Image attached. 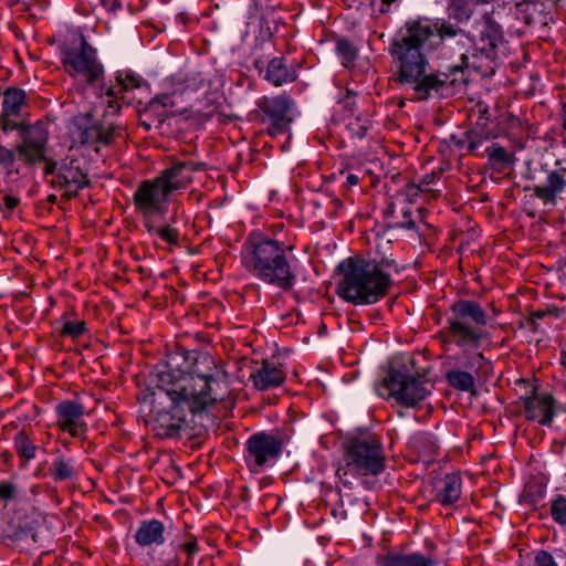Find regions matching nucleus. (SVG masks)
I'll use <instances>...</instances> for the list:
<instances>
[{
    "mask_svg": "<svg viewBox=\"0 0 566 566\" xmlns=\"http://www.w3.org/2000/svg\"><path fill=\"white\" fill-rule=\"evenodd\" d=\"M481 0H450L447 6L449 20L419 17L409 19L392 38L388 52L396 67V81L409 87L415 99L424 102L443 97L465 84L462 65H450L444 71L434 70L428 54L436 52L450 40L471 41L459 24L471 20Z\"/></svg>",
    "mask_w": 566,
    "mask_h": 566,
    "instance_id": "obj_1",
    "label": "nucleus"
},
{
    "mask_svg": "<svg viewBox=\"0 0 566 566\" xmlns=\"http://www.w3.org/2000/svg\"><path fill=\"white\" fill-rule=\"evenodd\" d=\"M197 345L190 350H177L157 365V373L164 369L182 375L187 385L186 398L192 416L197 437L208 436L212 426V356L207 334L196 335Z\"/></svg>",
    "mask_w": 566,
    "mask_h": 566,
    "instance_id": "obj_2",
    "label": "nucleus"
},
{
    "mask_svg": "<svg viewBox=\"0 0 566 566\" xmlns=\"http://www.w3.org/2000/svg\"><path fill=\"white\" fill-rule=\"evenodd\" d=\"M398 271L394 259L366 260L348 258L339 263L343 274L337 284V294L344 301L354 305H370L380 301L394 285L387 270Z\"/></svg>",
    "mask_w": 566,
    "mask_h": 566,
    "instance_id": "obj_3",
    "label": "nucleus"
},
{
    "mask_svg": "<svg viewBox=\"0 0 566 566\" xmlns=\"http://www.w3.org/2000/svg\"><path fill=\"white\" fill-rule=\"evenodd\" d=\"M241 261L245 269L260 281L280 287L293 289L296 275L287 258L284 243L251 233L241 249Z\"/></svg>",
    "mask_w": 566,
    "mask_h": 566,
    "instance_id": "obj_4",
    "label": "nucleus"
},
{
    "mask_svg": "<svg viewBox=\"0 0 566 566\" xmlns=\"http://www.w3.org/2000/svg\"><path fill=\"white\" fill-rule=\"evenodd\" d=\"M202 161H181L163 170L154 179L143 180L133 195L136 211L143 216V221L164 216L167 212L169 196L185 188L191 181V172L206 169Z\"/></svg>",
    "mask_w": 566,
    "mask_h": 566,
    "instance_id": "obj_5",
    "label": "nucleus"
},
{
    "mask_svg": "<svg viewBox=\"0 0 566 566\" xmlns=\"http://www.w3.org/2000/svg\"><path fill=\"white\" fill-rule=\"evenodd\" d=\"M172 369H164L157 373V391L154 396V407L159 400L163 403V396L167 397L170 401L168 407L157 409L153 430L156 434L164 439H176L181 437V431L186 427V412L182 405L189 408V402L186 396L187 385H185L182 375L171 371Z\"/></svg>",
    "mask_w": 566,
    "mask_h": 566,
    "instance_id": "obj_6",
    "label": "nucleus"
},
{
    "mask_svg": "<svg viewBox=\"0 0 566 566\" xmlns=\"http://www.w3.org/2000/svg\"><path fill=\"white\" fill-rule=\"evenodd\" d=\"M488 322L489 316L478 302L458 300L450 305L447 325L439 335L444 344H453L463 352L478 349L488 337Z\"/></svg>",
    "mask_w": 566,
    "mask_h": 566,
    "instance_id": "obj_7",
    "label": "nucleus"
},
{
    "mask_svg": "<svg viewBox=\"0 0 566 566\" xmlns=\"http://www.w3.org/2000/svg\"><path fill=\"white\" fill-rule=\"evenodd\" d=\"M384 398H394L397 403L412 408L430 394L427 381L413 371V359L392 360L382 385L377 389Z\"/></svg>",
    "mask_w": 566,
    "mask_h": 566,
    "instance_id": "obj_8",
    "label": "nucleus"
},
{
    "mask_svg": "<svg viewBox=\"0 0 566 566\" xmlns=\"http://www.w3.org/2000/svg\"><path fill=\"white\" fill-rule=\"evenodd\" d=\"M345 467L336 471L342 484L352 489L347 479L349 473L378 475L385 470V457L380 441L374 436L354 437L348 440L345 453Z\"/></svg>",
    "mask_w": 566,
    "mask_h": 566,
    "instance_id": "obj_9",
    "label": "nucleus"
},
{
    "mask_svg": "<svg viewBox=\"0 0 566 566\" xmlns=\"http://www.w3.org/2000/svg\"><path fill=\"white\" fill-rule=\"evenodd\" d=\"M63 66L73 77L82 76L87 85L98 87L104 83V67L97 59L96 50L82 38L78 46L64 52Z\"/></svg>",
    "mask_w": 566,
    "mask_h": 566,
    "instance_id": "obj_10",
    "label": "nucleus"
},
{
    "mask_svg": "<svg viewBox=\"0 0 566 566\" xmlns=\"http://www.w3.org/2000/svg\"><path fill=\"white\" fill-rule=\"evenodd\" d=\"M293 102L285 95L263 96L256 102V108L249 114L250 120L265 126L271 136L287 132L292 122Z\"/></svg>",
    "mask_w": 566,
    "mask_h": 566,
    "instance_id": "obj_11",
    "label": "nucleus"
},
{
    "mask_svg": "<svg viewBox=\"0 0 566 566\" xmlns=\"http://www.w3.org/2000/svg\"><path fill=\"white\" fill-rule=\"evenodd\" d=\"M503 43L502 27L493 19L486 17L480 39L474 43L471 54L472 66L476 70L494 73L499 60V46Z\"/></svg>",
    "mask_w": 566,
    "mask_h": 566,
    "instance_id": "obj_12",
    "label": "nucleus"
},
{
    "mask_svg": "<svg viewBox=\"0 0 566 566\" xmlns=\"http://www.w3.org/2000/svg\"><path fill=\"white\" fill-rule=\"evenodd\" d=\"M282 439L266 432H256L245 442V463L251 472L259 473L282 453Z\"/></svg>",
    "mask_w": 566,
    "mask_h": 566,
    "instance_id": "obj_13",
    "label": "nucleus"
},
{
    "mask_svg": "<svg viewBox=\"0 0 566 566\" xmlns=\"http://www.w3.org/2000/svg\"><path fill=\"white\" fill-rule=\"evenodd\" d=\"M20 128H13V132H18L21 138V143L17 145L15 151L29 165L45 159V145L49 139L46 124L42 120L29 124L24 119L20 122Z\"/></svg>",
    "mask_w": 566,
    "mask_h": 566,
    "instance_id": "obj_14",
    "label": "nucleus"
},
{
    "mask_svg": "<svg viewBox=\"0 0 566 566\" xmlns=\"http://www.w3.org/2000/svg\"><path fill=\"white\" fill-rule=\"evenodd\" d=\"M2 107L0 111V129L8 134L13 128H20V122L27 119L29 107L27 92L23 88L9 86L2 93Z\"/></svg>",
    "mask_w": 566,
    "mask_h": 566,
    "instance_id": "obj_15",
    "label": "nucleus"
},
{
    "mask_svg": "<svg viewBox=\"0 0 566 566\" xmlns=\"http://www.w3.org/2000/svg\"><path fill=\"white\" fill-rule=\"evenodd\" d=\"M143 78L133 72L124 71L117 72L116 84L106 85L102 83L96 94L105 98L106 112L108 114H117L122 108V101H124V93L134 88H139Z\"/></svg>",
    "mask_w": 566,
    "mask_h": 566,
    "instance_id": "obj_16",
    "label": "nucleus"
},
{
    "mask_svg": "<svg viewBox=\"0 0 566 566\" xmlns=\"http://www.w3.org/2000/svg\"><path fill=\"white\" fill-rule=\"evenodd\" d=\"M54 188L64 189L67 199L77 196L78 190L91 186L88 174L84 171L76 159L64 160L59 166L56 176L50 181Z\"/></svg>",
    "mask_w": 566,
    "mask_h": 566,
    "instance_id": "obj_17",
    "label": "nucleus"
},
{
    "mask_svg": "<svg viewBox=\"0 0 566 566\" xmlns=\"http://www.w3.org/2000/svg\"><path fill=\"white\" fill-rule=\"evenodd\" d=\"M527 420L537 421L542 426H551L554 416L555 400L549 394H538L535 388L531 396L521 397Z\"/></svg>",
    "mask_w": 566,
    "mask_h": 566,
    "instance_id": "obj_18",
    "label": "nucleus"
},
{
    "mask_svg": "<svg viewBox=\"0 0 566 566\" xmlns=\"http://www.w3.org/2000/svg\"><path fill=\"white\" fill-rule=\"evenodd\" d=\"M57 424L72 437H82L87 427L83 421L84 406L74 400H63L56 406Z\"/></svg>",
    "mask_w": 566,
    "mask_h": 566,
    "instance_id": "obj_19",
    "label": "nucleus"
},
{
    "mask_svg": "<svg viewBox=\"0 0 566 566\" xmlns=\"http://www.w3.org/2000/svg\"><path fill=\"white\" fill-rule=\"evenodd\" d=\"M118 129L119 127L114 124L106 126L102 124H91L85 127H80L78 142L82 145L95 146V150L99 151L97 145H109L114 138L119 135Z\"/></svg>",
    "mask_w": 566,
    "mask_h": 566,
    "instance_id": "obj_20",
    "label": "nucleus"
},
{
    "mask_svg": "<svg viewBox=\"0 0 566 566\" xmlns=\"http://www.w3.org/2000/svg\"><path fill=\"white\" fill-rule=\"evenodd\" d=\"M250 379L255 389L263 391L282 385L285 380V374L273 363L263 360L262 365L251 373Z\"/></svg>",
    "mask_w": 566,
    "mask_h": 566,
    "instance_id": "obj_21",
    "label": "nucleus"
},
{
    "mask_svg": "<svg viewBox=\"0 0 566 566\" xmlns=\"http://www.w3.org/2000/svg\"><path fill=\"white\" fill-rule=\"evenodd\" d=\"M566 189V178L556 170H547L546 179L543 184L533 188L534 196L543 201L544 205L556 203V198Z\"/></svg>",
    "mask_w": 566,
    "mask_h": 566,
    "instance_id": "obj_22",
    "label": "nucleus"
},
{
    "mask_svg": "<svg viewBox=\"0 0 566 566\" xmlns=\"http://www.w3.org/2000/svg\"><path fill=\"white\" fill-rule=\"evenodd\" d=\"M433 558L419 552L398 553L388 552L378 556L377 566H434Z\"/></svg>",
    "mask_w": 566,
    "mask_h": 566,
    "instance_id": "obj_23",
    "label": "nucleus"
},
{
    "mask_svg": "<svg viewBox=\"0 0 566 566\" xmlns=\"http://www.w3.org/2000/svg\"><path fill=\"white\" fill-rule=\"evenodd\" d=\"M228 365V363H217L214 360V382L218 385V390L214 389V403L220 401L224 409L232 408L234 405L232 389L230 388V373L226 368Z\"/></svg>",
    "mask_w": 566,
    "mask_h": 566,
    "instance_id": "obj_24",
    "label": "nucleus"
},
{
    "mask_svg": "<svg viewBox=\"0 0 566 566\" xmlns=\"http://www.w3.org/2000/svg\"><path fill=\"white\" fill-rule=\"evenodd\" d=\"M165 526L156 520L142 521L135 533V541L140 546L161 545L165 542Z\"/></svg>",
    "mask_w": 566,
    "mask_h": 566,
    "instance_id": "obj_25",
    "label": "nucleus"
},
{
    "mask_svg": "<svg viewBox=\"0 0 566 566\" xmlns=\"http://www.w3.org/2000/svg\"><path fill=\"white\" fill-rule=\"evenodd\" d=\"M49 473L54 482H73L78 476V468L73 458L60 454L50 465Z\"/></svg>",
    "mask_w": 566,
    "mask_h": 566,
    "instance_id": "obj_26",
    "label": "nucleus"
},
{
    "mask_svg": "<svg viewBox=\"0 0 566 566\" xmlns=\"http://www.w3.org/2000/svg\"><path fill=\"white\" fill-rule=\"evenodd\" d=\"M461 478L458 474H447L437 499L443 506L452 505L461 496Z\"/></svg>",
    "mask_w": 566,
    "mask_h": 566,
    "instance_id": "obj_27",
    "label": "nucleus"
},
{
    "mask_svg": "<svg viewBox=\"0 0 566 566\" xmlns=\"http://www.w3.org/2000/svg\"><path fill=\"white\" fill-rule=\"evenodd\" d=\"M265 77L268 81L279 86L284 83L293 82L296 78V74L295 71L286 66L283 59L274 57L268 65Z\"/></svg>",
    "mask_w": 566,
    "mask_h": 566,
    "instance_id": "obj_28",
    "label": "nucleus"
},
{
    "mask_svg": "<svg viewBox=\"0 0 566 566\" xmlns=\"http://www.w3.org/2000/svg\"><path fill=\"white\" fill-rule=\"evenodd\" d=\"M32 534V527L28 524L21 525L8 522L0 526V542L10 541L12 543L21 542Z\"/></svg>",
    "mask_w": 566,
    "mask_h": 566,
    "instance_id": "obj_29",
    "label": "nucleus"
},
{
    "mask_svg": "<svg viewBox=\"0 0 566 566\" xmlns=\"http://www.w3.org/2000/svg\"><path fill=\"white\" fill-rule=\"evenodd\" d=\"M446 379L448 384L454 389L467 392H474V377L469 371L457 369L449 370L446 374Z\"/></svg>",
    "mask_w": 566,
    "mask_h": 566,
    "instance_id": "obj_30",
    "label": "nucleus"
},
{
    "mask_svg": "<svg viewBox=\"0 0 566 566\" xmlns=\"http://www.w3.org/2000/svg\"><path fill=\"white\" fill-rule=\"evenodd\" d=\"M13 442L18 455L23 459L25 463L35 458L38 446L24 430L17 433Z\"/></svg>",
    "mask_w": 566,
    "mask_h": 566,
    "instance_id": "obj_31",
    "label": "nucleus"
},
{
    "mask_svg": "<svg viewBox=\"0 0 566 566\" xmlns=\"http://www.w3.org/2000/svg\"><path fill=\"white\" fill-rule=\"evenodd\" d=\"M143 224L150 235H158L161 239V241L166 243L177 244L179 241L178 230L169 224H166L164 227H156L154 224L153 218L143 221Z\"/></svg>",
    "mask_w": 566,
    "mask_h": 566,
    "instance_id": "obj_32",
    "label": "nucleus"
},
{
    "mask_svg": "<svg viewBox=\"0 0 566 566\" xmlns=\"http://www.w3.org/2000/svg\"><path fill=\"white\" fill-rule=\"evenodd\" d=\"M20 499V488L14 480L0 481V504H8Z\"/></svg>",
    "mask_w": 566,
    "mask_h": 566,
    "instance_id": "obj_33",
    "label": "nucleus"
},
{
    "mask_svg": "<svg viewBox=\"0 0 566 566\" xmlns=\"http://www.w3.org/2000/svg\"><path fill=\"white\" fill-rule=\"evenodd\" d=\"M494 134L492 130H479L471 129L465 133V139L468 142V150L474 151L483 143V140L493 138Z\"/></svg>",
    "mask_w": 566,
    "mask_h": 566,
    "instance_id": "obj_34",
    "label": "nucleus"
},
{
    "mask_svg": "<svg viewBox=\"0 0 566 566\" xmlns=\"http://www.w3.org/2000/svg\"><path fill=\"white\" fill-rule=\"evenodd\" d=\"M552 518L559 525H566V497L557 495L551 502Z\"/></svg>",
    "mask_w": 566,
    "mask_h": 566,
    "instance_id": "obj_35",
    "label": "nucleus"
},
{
    "mask_svg": "<svg viewBox=\"0 0 566 566\" xmlns=\"http://www.w3.org/2000/svg\"><path fill=\"white\" fill-rule=\"evenodd\" d=\"M86 332V323L84 321H64L61 329L62 336L78 338Z\"/></svg>",
    "mask_w": 566,
    "mask_h": 566,
    "instance_id": "obj_36",
    "label": "nucleus"
},
{
    "mask_svg": "<svg viewBox=\"0 0 566 566\" xmlns=\"http://www.w3.org/2000/svg\"><path fill=\"white\" fill-rule=\"evenodd\" d=\"M485 151L489 155L490 161L494 164L507 165L511 163V155L499 144H493L491 147H488Z\"/></svg>",
    "mask_w": 566,
    "mask_h": 566,
    "instance_id": "obj_37",
    "label": "nucleus"
},
{
    "mask_svg": "<svg viewBox=\"0 0 566 566\" xmlns=\"http://www.w3.org/2000/svg\"><path fill=\"white\" fill-rule=\"evenodd\" d=\"M15 151L0 144V166L4 169L7 176L14 172Z\"/></svg>",
    "mask_w": 566,
    "mask_h": 566,
    "instance_id": "obj_38",
    "label": "nucleus"
},
{
    "mask_svg": "<svg viewBox=\"0 0 566 566\" xmlns=\"http://www.w3.org/2000/svg\"><path fill=\"white\" fill-rule=\"evenodd\" d=\"M0 206L1 212L6 219L10 218L14 209L20 205V198L17 196L6 195Z\"/></svg>",
    "mask_w": 566,
    "mask_h": 566,
    "instance_id": "obj_39",
    "label": "nucleus"
},
{
    "mask_svg": "<svg viewBox=\"0 0 566 566\" xmlns=\"http://www.w3.org/2000/svg\"><path fill=\"white\" fill-rule=\"evenodd\" d=\"M348 129L353 137L363 139L367 135L368 125L366 123H361L359 118H356L348 124Z\"/></svg>",
    "mask_w": 566,
    "mask_h": 566,
    "instance_id": "obj_40",
    "label": "nucleus"
},
{
    "mask_svg": "<svg viewBox=\"0 0 566 566\" xmlns=\"http://www.w3.org/2000/svg\"><path fill=\"white\" fill-rule=\"evenodd\" d=\"M337 52L342 54L347 61H352L356 56L355 49L347 40H339L336 44Z\"/></svg>",
    "mask_w": 566,
    "mask_h": 566,
    "instance_id": "obj_41",
    "label": "nucleus"
},
{
    "mask_svg": "<svg viewBox=\"0 0 566 566\" xmlns=\"http://www.w3.org/2000/svg\"><path fill=\"white\" fill-rule=\"evenodd\" d=\"M534 566H558L552 554L546 551H539L535 555Z\"/></svg>",
    "mask_w": 566,
    "mask_h": 566,
    "instance_id": "obj_42",
    "label": "nucleus"
},
{
    "mask_svg": "<svg viewBox=\"0 0 566 566\" xmlns=\"http://www.w3.org/2000/svg\"><path fill=\"white\" fill-rule=\"evenodd\" d=\"M485 361H488V360L482 353H475V354L465 356V361L463 363V366L469 369H472L475 366H478V368H481L482 363H485Z\"/></svg>",
    "mask_w": 566,
    "mask_h": 566,
    "instance_id": "obj_43",
    "label": "nucleus"
},
{
    "mask_svg": "<svg viewBox=\"0 0 566 566\" xmlns=\"http://www.w3.org/2000/svg\"><path fill=\"white\" fill-rule=\"evenodd\" d=\"M178 548L185 551L189 559H193L199 552L198 542L196 539L178 544Z\"/></svg>",
    "mask_w": 566,
    "mask_h": 566,
    "instance_id": "obj_44",
    "label": "nucleus"
},
{
    "mask_svg": "<svg viewBox=\"0 0 566 566\" xmlns=\"http://www.w3.org/2000/svg\"><path fill=\"white\" fill-rule=\"evenodd\" d=\"M41 161H44L45 163V166H44V175L48 176V175H55L56 176V172H57V163L54 161L53 159H50V158H46L45 159H42Z\"/></svg>",
    "mask_w": 566,
    "mask_h": 566,
    "instance_id": "obj_45",
    "label": "nucleus"
},
{
    "mask_svg": "<svg viewBox=\"0 0 566 566\" xmlns=\"http://www.w3.org/2000/svg\"><path fill=\"white\" fill-rule=\"evenodd\" d=\"M488 114V109L485 108L482 113V115L478 118L476 120V125L473 129H479V130H491L489 127H488V120H489V117H486L485 115Z\"/></svg>",
    "mask_w": 566,
    "mask_h": 566,
    "instance_id": "obj_46",
    "label": "nucleus"
},
{
    "mask_svg": "<svg viewBox=\"0 0 566 566\" xmlns=\"http://www.w3.org/2000/svg\"><path fill=\"white\" fill-rule=\"evenodd\" d=\"M359 177L355 174H347L346 176V181H345V186L347 188H350V187H354V186H357L359 184Z\"/></svg>",
    "mask_w": 566,
    "mask_h": 566,
    "instance_id": "obj_47",
    "label": "nucleus"
},
{
    "mask_svg": "<svg viewBox=\"0 0 566 566\" xmlns=\"http://www.w3.org/2000/svg\"><path fill=\"white\" fill-rule=\"evenodd\" d=\"M395 1L396 0H380L379 12L382 13V14L388 13L389 10H390L391 4Z\"/></svg>",
    "mask_w": 566,
    "mask_h": 566,
    "instance_id": "obj_48",
    "label": "nucleus"
},
{
    "mask_svg": "<svg viewBox=\"0 0 566 566\" xmlns=\"http://www.w3.org/2000/svg\"><path fill=\"white\" fill-rule=\"evenodd\" d=\"M395 228H402V229H408V230H415L416 229V223L413 220L411 219H408L407 221L405 222H398L394 226Z\"/></svg>",
    "mask_w": 566,
    "mask_h": 566,
    "instance_id": "obj_49",
    "label": "nucleus"
},
{
    "mask_svg": "<svg viewBox=\"0 0 566 566\" xmlns=\"http://www.w3.org/2000/svg\"><path fill=\"white\" fill-rule=\"evenodd\" d=\"M197 199L198 202L202 201L203 199H207V206L210 207L211 205V200L209 199V197L202 192H196V191H192L191 192V199Z\"/></svg>",
    "mask_w": 566,
    "mask_h": 566,
    "instance_id": "obj_50",
    "label": "nucleus"
},
{
    "mask_svg": "<svg viewBox=\"0 0 566 566\" xmlns=\"http://www.w3.org/2000/svg\"><path fill=\"white\" fill-rule=\"evenodd\" d=\"M525 326L528 327V329L533 333H536L538 331L537 321H533L531 317L527 318Z\"/></svg>",
    "mask_w": 566,
    "mask_h": 566,
    "instance_id": "obj_51",
    "label": "nucleus"
},
{
    "mask_svg": "<svg viewBox=\"0 0 566 566\" xmlns=\"http://www.w3.org/2000/svg\"><path fill=\"white\" fill-rule=\"evenodd\" d=\"M546 312L544 311H536V312H533L530 317L533 319V321H538V319H542L546 316Z\"/></svg>",
    "mask_w": 566,
    "mask_h": 566,
    "instance_id": "obj_52",
    "label": "nucleus"
},
{
    "mask_svg": "<svg viewBox=\"0 0 566 566\" xmlns=\"http://www.w3.org/2000/svg\"><path fill=\"white\" fill-rule=\"evenodd\" d=\"M240 496L243 502H248L250 500V489L248 486H242Z\"/></svg>",
    "mask_w": 566,
    "mask_h": 566,
    "instance_id": "obj_53",
    "label": "nucleus"
},
{
    "mask_svg": "<svg viewBox=\"0 0 566 566\" xmlns=\"http://www.w3.org/2000/svg\"><path fill=\"white\" fill-rule=\"evenodd\" d=\"M434 175H426L422 180L421 185H430L433 181Z\"/></svg>",
    "mask_w": 566,
    "mask_h": 566,
    "instance_id": "obj_54",
    "label": "nucleus"
},
{
    "mask_svg": "<svg viewBox=\"0 0 566 566\" xmlns=\"http://www.w3.org/2000/svg\"><path fill=\"white\" fill-rule=\"evenodd\" d=\"M46 200H48V202L54 205L56 202V200H57V197L54 193H51V195L48 196Z\"/></svg>",
    "mask_w": 566,
    "mask_h": 566,
    "instance_id": "obj_55",
    "label": "nucleus"
},
{
    "mask_svg": "<svg viewBox=\"0 0 566 566\" xmlns=\"http://www.w3.org/2000/svg\"><path fill=\"white\" fill-rule=\"evenodd\" d=\"M218 116H219V120H221L222 123H227L228 119H230V117L222 115V114H218Z\"/></svg>",
    "mask_w": 566,
    "mask_h": 566,
    "instance_id": "obj_56",
    "label": "nucleus"
},
{
    "mask_svg": "<svg viewBox=\"0 0 566 566\" xmlns=\"http://www.w3.org/2000/svg\"><path fill=\"white\" fill-rule=\"evenodd\" d=\"M556 171H559V174H563L564 178H566V166L565 167H560L558 169H555Z\"/></svg>",
    "mask_w": 566,
    "mask_h": 566,
    "instance_id": "obj_57",
    "label": "nucleus"
},
{
    "mask_svg": "<svg viewBox=\"0 0 566 566\" xmlns=\"http://www.w3.org/2000/svg\"><path fill=\"white\" fill-rule=\"evenodd\" d=\"M409 189H410V190L418 191V190H420V187H419V186H417V185H415V184H412V185H410V186H409Z\"/></svg>",
    "mask_w": 566,
    "mask_h": 566,
    "instance_id": "obj_58",
    "label": "nucleus"
},
{
    "mask_svg": "<svg viewBox=\"0 0 566 566\" xmlns=\"http://www.w3.org/2000/svg\"><path fill=\"white\" fill-rule=\"evenodd\" d=\"M410 216H411V211L410 210H405L403 211V218L410 219Z\"/></svg>",
    "mask_w": 566,
    "mask_h": 566,
    "instance_id": "obj_59",
    "label": "nucleus"
},
{
    "mask_svg": "<svg viewBox=\"0 0 566 566\" xmlns=\"http://www.w3.org/2000/svg\"><path fill=\"white\" fill-rule=\"evenodd\" d=\"M160 99L163 101V105H164V106H167V105H168V103H167V101L169 99V97H168V96H163Z\"/></svg>",
    "mask_w": 566,
    "mask_h": 566,
    "instance_id": "obj_60",
    "label": "nucleus"
},
{
    "mask_svg": "<svg viewBox=\"0 0 566 566\" xmlns=\"http://www.w3.org/2000/svg\"><path fill=\"white\" fill-rule=\"evenodd\" d=\"M31 492H32L33 494H36V493H38V486H36V485L32 486V488H31Z\"/></svg>",
    "mask_w": 566,
    "mask_h": 566,
    "instance_id": "obj_61",
    "label": "nucleus"
},
{
    "mask_svg": "<svg viewBox=\"0 0 566 566\" xmlns=\"http://www.w3.org/2000/svg\"><path fill=\"white\" fill-rule=\"evenodd\" d=\"M562 126H563L564 130H566V116H564V118H563Z\"/></svg>",
    "mask_w": 566,
    "mask_h": 566,
    "instance_id": "obj_62",
    "label": "nucleus"
},
{
    "mask_svg": "<svg viewBox=\"0 0 566 566\" xmlns=\"http://www.w3.org/2000/svg\"><path fill=\"white\" fill-rule=\"evenodd\" d=\"M562 109H563L564 115L566 116V102L563 103Z\"/></svg>",
    "mask_w": 566,
    "mask_h": 566,
    "instance_id": "obj_63",
    "label": "nucleus"
},
{
    "mask_svg": "<svg viewBox=\"0 0 566 566\" xmlns=\"http://www.w3.org/2000/svg\"><path fill=\"white\" fill-rule=\"evenodd\" d=\"M468 59H469V57L467 56V54H464V53H463V54H461V60H462V62L467 61Z\"/></svg>",
    "mask_w": 566,
    "mask_h": 566,
    "instance_id": "obj_64",
    "label": "nucleus"
}]
</instances>
